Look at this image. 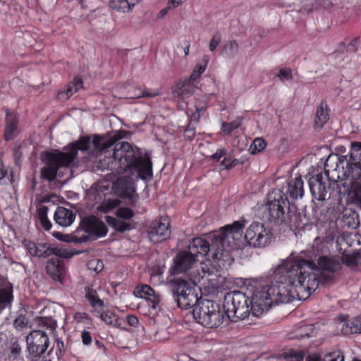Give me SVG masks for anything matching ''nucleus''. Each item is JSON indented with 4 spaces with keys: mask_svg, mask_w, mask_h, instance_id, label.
Wrapping results in <instances>:
<instances>
[{
    "mask_svg": "<svg viewBox=\"0 0 361 361\" xmlns=\"http://www.w3.org/2000/svg\"><path fill=\"white\" fill-rule=\"evenodd\" d=\"M100 318L102 321H104L106 324L118 326H120V323L118 322V316L112 312H104L100 314Z\"/></svg>",
    "mask_w": 361,
    "mask_h": 361,
    "instance_id": "nucleus-31",
    "label": "nucleus"
},
{
    "mask_svg": "<svg viewBox=\"0 0 361 361\" xmlns=\"http://www.w3.org/2000/svg\"><path fill=\"white\" fill-rule=\"evenodd\" d=\"M23 245L28 253L35 257L47 258L56 255L61 258H71L75 254L61 247H53L49 244L25 240Z\"/></svg>",
    "mask_w": 361,
    "mask_h": 361,
    "instance_id": "nucleus-8",
    "label": "nucleus"
},
{
    "mask_svg": "<svg viewBox=\"0 0 361 361\" xmlns=\"http://www.w3.org/2000/svg\"><path fill=\"white\" fill-rule=\"evenodd\" d=\"M243 118L237 117L231 123L223 122L221 130L224 134H230L232 131L238 128L242 123Z\"/></svg>",
    "mask_w": 361,
    "mask_h": 361,
    "instance_id": "nucleus-30",
    "label": "nucleus"
},
{
    "mask_svg": "<svg viewBox=\"0 0 361 361\" xmlns=\"http://www.w3.org/2000/svg\"><path fill=\"white\" fill-rule=\"evenodd\" d=\"M27 319L24 315H19L14 320V326L17 329H23L27 324Z\"/></svg>",
    "mask_w": 361,
    "mask_h": 361,
    "instance_id": "nucleus-50",
    "label": "nucleus"
},
{
    "mask_svg": "<svg viewBox=\"0 0 361 361\" xmlns=\"http://www.w3.org/2000/svg\"><path fill=\"white\" fill-rule=\"evenodd\" d=\"M306 361H324V357L322 359L319 355L313 354L308 355L306 358Z\"/></svg>",
    "mask_w": 361,
    "mask_h": 361,
    "instance_id": "nucleus-58",
    "label": "nucleus"
},
{
    "mask_svg": "<svg viewBox=\"0 0 361 361\" xmlns=\"http://www.w3.org/2000/svg\"><path fill=\"white\" fill-rule=\"evenodd\" d=\"M116 192L121 196L130 198L135 192L134 178L131 176H122L118 178L114 183Z\"/></svg>",
    "mask_w": 361,
    "mask_h": 361,
    "instance_id": "nucleus-17",
    "label": "nucleus"
},
{
    "mask_svg": "<svg viewBox=\"0 0 361 361\" xmlns=\"http://www.w3.org/2000/svg\"><path fill=\"white\" fill-rule=\"evenodd\" d=\"M18 123V116L17 114L6 111V128L4 132V138L9 140L16 135Z\"/></svg>",
    "mask_w": 361,
    "mask_h": 361,
    "instance_id": "nucleus-21",
    "label": "nucleus"
},
{
    "mask_svg": "<svg viewBox=\"0 0 361 361\" xmlns=\"http://www.w3.org/2000/svg\"><path fill=\"white\" fill-rule=\"evenodd\" d=\"M357 323L358 324L359 333L361 334V315L357 317Z\"/></svg>",
    "mask_w": 361,
    "mask_h": 361,
    "instance_id": "nucleus-61",
    "label": "nucleus"
},
{
    "mask_svg": "<svg viewBox=\"0 0 361 361\" xmlns=\"http://www.w3.org/2000/svg\"><path fill=\"white\" fill-rule=\"evenodd\" d=\"M90 142V137L84 136L65 147L63 152L54 150L44 152L42 154V159L46 166L41 169V178L49 181L54 180L57 176V171L60 168L72 167L78 155V151L87 150Z\"/></svg>",
    "mask_w": 361,
    "mask_h": 361,
    "instance_id": "nucleus-6",
    "label": "nucleus"
},
{
    "mask_svg": "<svg viewBox=\"0 0 361 361\" xmlns=\"http://www.w3.org/2000/svg\"><path fill=\"white\" fill-rule=\"evenodd\" d=\"M329 118L328 106L326 103L322 102L317 109L314 123L318 127H322Z\"/></svg>",
    "mask_w": 361,
    "mask_h": 361,
    "instance_id": "nucleus-24",
    "label": "nucleus"
},
{
    "mask_svg": "<svg viewBox=\"0 0 361 361\" xmlns=\"http://www.w3.org/2000/svg\"><path fill=\"white\" fill-rule=\"evenodd\" d=\"M286 201V198L283 197V192L279 190L272 191L269 195L267 209L270 221H283Z\"/></svg>",
    "mask_w": 361,
    "mask_h": 361,
    "instance_id": "nucleus-11",
    "label": "nucleus"
},
{
    "mask_svg": "<svg viewBox=\"0 0 361 361\" xmlns=\"http://www.w3.org/2000/svg\"><path fill=\"white\" fill-rule=\"evenodd\" d=\"M324 173L329 180L335 183L349 180L347 202L361 208V142L351 143L350 157L330 154L324 164ZM341 185H348L344 182Z\"/></svg>",
    "mask_w": 361,
    "mask_h": 361,
    "instance_id": "nucleus-4",
    "label": "nucleus"
},
{
    "mask_svg": "<svg viewBox=\"0 0 361 361\" xmlns=\"http://www.w3.org/2000/svg\"><path fill=\"white\" fill-rule=\"evenodd\" d=\"M322 179V175L319 173L309 180L312 195L319 201H324L326 199L329 189V186H327L326 183L324 182Z\"/></svg>",
    "mask_w": 361,
    "mask_h": 361,
    "instance_id": "nucleus-15",
    "label": "nucleus"
},
{
    "mask_svg": "<svg viewBox=\"0 0 361 361\" xmlns=\"http://www.w3.org/2000/svg\"><path fill=\"white\" fill-rule=\"evenodd\" d=\"M90 269H93L96 272H99L103 269V263L99 259H94L90 262Z\"/></svg>",
    "mask_w": 361,
    "mask_h": 361,
    "instance_id": "nucleus-51",
    "label": "nucleus"
},
{
    "mask_svg": "<svg viewBox=\"0 0 361 361\" xmlns=\"http://www.w3.org/2000/svg\"><path fill=\"white\" fill-rule=\"evenodd\" d=\"M348 258L349 257L348 256H345L343 257V263L348 264V265H350L354 263L353 260L350 259V260H348Z\"/></svg>",
    "mask_w": 361,
    "mask_h": 361,
    "instance_id": "nucleus-59",
    "label": "nucleus"
},
{
    "mask_svg": "<svg viewBox=\"0 0 361 361\" xmlns=\"http://www.w3.org/2000/svg\"><path fill=\"white\" fill-rule=\"evenodd\" d=\"M11 352L15 354H19L20 353V348L18 346L13 347Z\"/></svg>",
    "mask_w": 361,
    "mask_h": 361,
    "instance_id": "nucleus-60",
    "label": "nucleus"
},
{
    "mask_svg": "<svg viewBox=\"0 0 361 361\" xmlns=\"http://www.w3.org/2000/svg\"><path fill=\"white\" fill-rule=\"evenodd\" d=\"M82 229L90 235L104 237L107 234L108 228L105 224L95 216L85 218L81 223Z\"/></svg>",
    "mask_w": 361,
    "mask_h": 361,
    "instance_id": "nucleus-14",
    "label": "nucleus"
},
{
    "mask_svg": "<svg viewBox=\"0 0 361 361\" xmlns=\"http://www.w3.org/2000/svg\"><path fill=\"white\" fill-rule=\"evenodd\" d=\"M298 263L285 262L279 265L274 274L275 283L269 285L264 282L252 281L247 287V294L240 291H233L226 294L224 309L227 317L233 321L244 319L250 314L259 317L267 312L272 304L288 303L295 297L305 296L306 290L316 287L314 276H310L308 282H304L303 268Z\"/></svg>",
    "mask_w": 361,
    "mask_h": 361,
    "instance_id": "nucleus-1",
    "label": "nucleus"
},
{
    "mask_svg": "<svg viewBox=\"0 0 361 361\" xmlns=\"http://www.w3.org/2000/svg\"><path fill=\"white\" fill-rule=\"evenodd\" d=\"M238 164V160H237V159H233L231 162H230L228 164L226 163V159H224L221 163V166H222L223 168L225 169H230L233 168V166H236Z\"/></svg>",
    "mask_w": 361,
    "mask_h": 361,
    "instance_id": "nucleus-53",
    "label": "nucleus"
},
{
    "mask_svg": "<svg viewBox=\"0 0 361 361\" xmlns=\"http://www.w3.org/2000/svg\"><path fill=\"white\" fill-rule=\"evenodd\" d=\"M128 324L131 326H135L138 324L137 318L134 315H128L126 318Z\"/></svg>",
    "mask_w": 361,
    "mask_h": 361,
    "instance_id": "nucleus-55",
    "label": "nucleus"
},
{
    "mask_svg": "<svg viewBox=\"0 0 361 361\" xmlns=\"http://www.w3.org/2000/svg\"><path fill=\"white\" fill-rule=\"evenodd\" d=\"M243 228V224L236 221L205 238L191 239L187 250H182V274L194 269L199 256L204 257L211 252L212 259H219L224 255V252L240 246L244 240Z\"/></svg>",
    "mask_w": 361,
    "mask_h": 361,
    "instance_id": "nucleus-3",
    "label": "nucleus"
},
{
    "mask_svg": "<svg viewBox=\"0 0 361 361\" xmlns=\"http://www.w3.org/2000/svg\"><path fill=\"white\" fill-rule=\"evenodd\" d=\"M239 51V45L238 42L233 39L227 42L224 46L222 55L229 59H233L237 56Z\"/></svg>",
    "mask_w": 361,
    "mask_h": 361,
    "instance_id": "nucleus-28",
    "label": "nucleus"
},
{
    "mask_svg": "<svg viewBox=\"0 0 361 361\" xmlns=\"http://www.w3.org/2000/svg\"><path fill=\"white\" fill-rule=\"evenodd\" d=\"M343 353L338 350L331 352L324 356V361H344Z\"/></svg>",
    "mask_w": 361,
    "mask_h": 361,
    "instance_id": "nucleus-42",
    "label": "nucleus"
},
{
    "mask_svg": "<svg viewBox=\"0 0 361 361\" xmlns=\"http://www.w3.org/2000/svg\"><path fill=\"white\" fill-rule=\"evenodd\" d=\"M326 230L325 240L326 242L333 241L338 234L337 223L334 220L326 222L324 224Z\"/></svg>",
    "mask_w": 361,
    "mask_h": 361,
    "instance_id": "nucleus-29",
    "label": "nucleus"
},
{
    "mask_svg": "<svg viewBox=\"0 0 361 361\" xmlns=\"http://www.w3.org/2000/svg\"><path fill=\"white\" fill-rule=\"evenodd\" d=\"M266 146L267 142L264 139L261 137H257L250 145L249 147V152L254 154L262 151L266 147Z\"/></svg>",
    "mask_w": 361,
    "mask_h": 361,
    "instance_id": "nucleus-33",
    "label": "nucleus"
},
{
    "mask_svg": "<svg viewBox=\"0 0 361 361\" xmlns=\"http://www.w3.org/2000/svg\"><path fill=\"white\" fill-rule=\"evenodd\" d=\"M244 240L254 247H263L268 245L272 240V234L264 224L254 222L246 229Z\"/></svg>",
    "mask_w": 361,
    "mask_h": 361,
    "instance_id": "nucleus-9",
    "label": "nucleus"
},
{
    "mask_svg": "<svg viewBox=\"0 0 361 361\" xmlns=\"http://www.w3.org/2000/svg\"><path fill=\"white\" fill-rule=\"evenodd\" d=\"M136 4L133 0H111V7L118 11L129 12Z\"/></svg>",
    "mask_w": 361,
    "mask_h": 361,
    "instance_id": "nucleus-27",
    "label": "nucleus"
},
{
    "mask_svg": "<svg viewBox=\"0 0 361 361\" xmlns=\"http://www.w3.org/2000/svg\"><path fill=\"white\" fill-rule=\"evenodd\" d=\"M29 352L35 355H41L47 349L49 338L42 330L30 332L26 338Z\"/></svg>",
    "mask_w": 361,
    "mask_h": 361,
    "instance_id": "nucleus-12",
    "label": "nucleus"
},
{
    "mask_svg": "<svg viewBox=\"0 0 361 361\" xmlns=\"http://www.w3.org/2000/svg\"><path fill=\"white\" fill-rule=\"evenodd\" d=\"M159 92H153V93H149V92H147V91H146V92H145V91H144V92H142V94H140V95H137V96H136V97H137V98L143 97H156V96H157V95H159Z\"/></svg>",
    "mask_w": 361,
    "mask_h": 361,
    "instance_id": "nucleus-57",
    "label": "nucleus"
},
{
    "mask_svg": "<svg viewBox=\"0 0 361 361\" xmlns=\"http://www.w3.org/2000/svg\"><path fill=\"white\" fill-rule=\"evenodd\" d=\"M82 339L85 345H89L92 341L91 335L88 331H84L82 333Z\"/></svg>",
    "mask_w": 361,
    "mask_h": 361,
    "instance_id": "nucleus-54",
    "label": "nucleus"
},
{
    "mask_svg": "<svg viewBox=\"0 0 361 361\" xmlns=\"http://www.w3.org/2000/svg\"><path fill=\"white\" fill-rule=\"evenodd\" d=\"M75 219V214L63 207H59L54 213V220L62 227L71 226Z\"/></svg>",
    "mask_w": 361,
    "mask_h": 361,
    "instance_id": "nucleus-18",
    "label": "nucleus"
},
{
    "mask_svg": "<svg viewBox=\"0 0 361 361\" xmlns=\"http://www.w3.org/2000/svg\"><path fill=\"white\" fill-rule=\"evenodd\" d=\"M341 214V221L343 227L355 229L359 226V216L353 209L345 207L343 209Z\"/></svg>",
    "mask_w": 361,
    "mask_h": 361,
    "instance_id": "nucleus-19",
    "label": "nucleus"
},
{
    "mask_svg": "<svg viewBox=\"0 0 361 361\" xmlns=\"http://www.w3.org/2000/svg\"><path fill=\"white\" fill-rule=\"evenodd\" d=\"M287 261H292L297 263L298 262V264L300 265L299 267L303 268L302 269H304L305 271V274H302L304 282L306 281V283H307L308 280L310 279V276H314L316 281V287L314 288L306 290V292L303 293L305 294V296L303 297H300L299 295L298 297H295L294 298L298 300H303L308 298L311 294V292L314 291L318 287L319 278L318 274L316 273V271H317V269L326 271L329 273H335L341 267L339 258L332 255L320 256L317 259V264H315L312 261L303 259L302 258H290L282 261L279 265H282L285 262Z\"/></svg>",
    "mask_w": 361,
    "mask_h": 361,
    "instance_id": "nucleus-7",
    "label": "nucleus"
},
{
    "mask_svg": "<svg viewBox=\"0 0 361 361\" xmlns=\"http://www.w3.org/2000/svg\"><path fill=\"white\" fill-rule=\"evenodd\" d=\"M221 35L219 32H216L214 34L212 39L209 42V50L211 51H214L216 47L221 43Z\"/></svg>",
    "mask_w": 361,
    "mask_h": 361,
    "instance_id": "nucleus-48",
    "label": "nucleus"
},
{
    "mask_svg": "<svg viewBox=\"0 0 361 361\" xmlns=\"http://www.w3.org/2000/svg\"><path fill=\"white\" fill-rule=\"evenodd\" d=\"M120 138L117 135L109 137L99 135L94 137L92 144L101 152L114 146L112 157H105L102 161V167L118 174L131 171L137 179L151 178L152 163L149 157L147 154L142 155L139 149H134L127 142H118Z\"/></svg>",
    "mask_w": 361,
    "mask_h": 361,
    "instance_id": "nucleus-2",
    "label": "nucleus"
},
{
    "mask_svg": "<svg viewBox=\"0 0 361 361\" xmlns=\"http://www.w3.org/2000/svg\"><path fill=\"white\" fill-rule=\"evenodd\" d=\"M135 293L137 297L148 300L152 302V307L156 308L157 305L159 304L160 300L158 295L155 294L154 290L148 285H142L137 286Z\"/></svg>",
    "mask_w": 361,
    "mask_h": 361,
    "instance_id": "nucleus-20",
    "label": "nucleus"
},
{
    "mask_svg": "<svg viewBox=\"0 0 361 361\" xmlns=\"http://www.w3.org/2000/svg\"><path fill=\"white\" fill-rule=\"evenodd\" d=\"M173 93L174 94V97H179L180 95V92H179L178 90V87H176L173 90Z\"/></svg>",
    "mask_w": 361,
    "mask_h": 361,
    "instance_id": "nucleus-62",
    "label": "nucleus"
},
{
    "mask_svg": "<svg viewBox=\"0 0 361 361\" xmlns=\"http://www.w3.org/2000/svg\"><path fill=\"white\" fill-rule=\"evenodd\" d=\"M166 285L172 294L173 299L178 307H180L179 289L180 288V252H178L173 259L166 278Z\"/></svg>",
    "mask_w": 361,
    "mask_h": 361,
    "instance_id": "nucleus-10",
    "label": "nucleus"
},
{
    "mask_svg": "<svg viewBox=\"0 0 361 361\" xmlns=\"http://www.w3.org/2000/svg\"><path fill=\"white\" fill-rule=\"evenodd\" d=\"M180 1L176 0H169L168 3V6L161 9L157 15V18H164L169 12V11L173 7L176 8L180 4Z\"/></svg>",
    "mask_w": 361,
    "mask_h": 361,
    "instance_id": "nucleus-46",
    "label": "nucleus"
},
{
    "mask_svg": "<svg viewBox=\"0 0 361 361\" xmlns=\"http://www.w3.org/2000/svg\"><path fill=\"white\" fill-rule=\"evenodd\" d=\"M226 150L224 149H219L215 154L212 155V158L216 161H219L222 157L225 156Z\"/></svg>",
    "mask_w": 361,
    "mask_h": 361,
    "instance_id": "nucleus-56",
    "label": "nucleus"
},
{
    "mask_svg": "<svg viewBox=\"0 0 361 361\" xmlns=\"http://www.w3.org/2000/svg\"><path fill=\"white\" fill-rule=\"evenodd\" d=\"M197 86L195 82H192L190 80H185L184 82H182V96L183 94L191 95L195 92Z\"/></svg>",
    "mask_w": 361,
    "mask_h": 361,
    "instance_id": "nucleus-40",
    "label": "nucleus"
},
{
    "mask_svg": "<svg viewBox=\"0 0 361 361\" xmlns=\"http://www.w3.org/2000/svg\"><path fill=\"white\" fill-rule=\"evenodd\" d=\"M358 39L355 38L347 46V51L349 52H355L357 50Z\"/></svg>",
    "mask_w": 361,
    "mask_h": 361,
    "instance_id": "nucleus-52",
    "label": "nucleus"
},
{
    "mask_svg": "<svg viewBox=\"0 0 361 361\" xmlns=\"http://www.w3.org/2000/svg\"><path fill=\"white\" fill-rule=\"evenodd\" d=\"M120 204V201L117 199L115 200H109L100 206L101 211L104 212H107L108 211L118 207Z\"/></svg>",
    "mask_w": 361,
    "mask_h": 361,
    "instance_id": "nucleus-45",
    "label": "nucleus"
},
{
    "mask_svg": "<svg viewBox=\"0 0 361 361\" xmlns=\"http://www.w3.org/2000/svg\"><path fill=\"white\" fill-rule=\"evenodd\" d=\"M105 219L106 223L118 232L123 233L132 229V226L130 223L126 222L120 219L106 216Z\"/></svg>",
    "mask_w": 361,
    "mask_h": 361,
    "instance_id": "nucleus-26",
    "label": "nucleus"
},
{
    "mask_svg": "<svg viewBox=\"0 0 361 361\" xmlns=\"http://www.w3.org/2000/svg\"><path fill=\"white\" fill-rule=\"evenodd\" d=\"M202 276L195 274L193 269L188 274L189 281L182 276V298L192 302V312L190 316L195 322L209 328L218 327L224 322V316L220 311L219 306L209 300H198L194 288L200 282V279L209 276L213 272L209 268L202 267Z\"/></svg>",
    "mask_w": 361,
    "mask_h": 361,
    "instance_id": "nucleus-5",
    "label": "nucleus"
},
{
    "mask_svg": "<svg viewBox=\"0 0 361 361\" xmlns=\"http://www.w3.org/2000/svg\"><path fill=\"white\" fill-rule=\"evenodd\" d=\"M116 215L121 220H129L133 217L134 213L130 208L120 207L117 209Z\"/></svg>",
    "mask_w": 361,
    "mask_h": 361,
    "instance_id": "nucleus-39",
    "label": "nucleus"
},
{
    "mask_svg": "<svg viewBox=\"0 0 361 361\" xmlns=\"http://www.w3.org/2000/svg\"><path fill=\"white\" fill-rule=\"evenodd\" d=\"M357 322V317H355L351 320H341L337 323V324L343 334L348 335L359 332Z\"/></svg>",
    "mask_w": 361,
    "mask_h": 361,
    "instance_id": "nucleus-25",
    "label": "nucleus"
},
{
    "mask_svg": "<svg viewBox=\"0 0 361 361\" xmlns=\"http://www.w3.org/2000/svg\"><path fill=\"white\" fill-rule=\"evenodd\" d=\"M62 240L64 241L72 242L75 243H82L87 241V237L86 235H84L79 238L75 235H66L65 238H63Z\"/></svg>",
    "mask_w": 361,
    "mask_h": 361,
    "instance_id": "nucleus-49",
    "label": "nucleus"
},
{
    "mask_svg": "<svg viewBox=\"0 0 361 361\" xmlns=\"http://www.w3.org/2000/svg\"><path fill=\"white\" fill-rule=\"evenodd\" d=\"M314 329V328L312 324L301 326L298 330V332L296 336L298 338L309 337L313 334Z\"/></svg>",
    "mask_w": 361,
    "mask_h": 361,
    "instance_id": "nucleus-38",
    "label": "nucleus"
},
{
    "mask_svg": "<svg viewBox=\"0 0 361 361\" xmlns=\"http://www.w3.org/2000/svg\"><path fill=\"white\" fill-rule=\"evenodd\" d=\"M46 271L53 280L62 283L66 276V269L63 261L52 258L47 262Z\"/></svg>",
    "mask_w": 361,
    "mask_h": 361,
    "instance_id": "nucleus-16",
    "label": "nucleus"
},
{
    "mask_svg": "<svg viewBox=\"0 0 361 361\" xmlns=\"http://www.w3.org/2000/svg\"><path fill=\"white\" fill-rule=\"evenodd\" d=\"M182 306H184V308L182 307V317H184L186 322H190L191 319H194L190 316L192 310H189L190 307H192V302L188 300L187 297L185 300L182 298Z\"/></svg>",
    "mask_w": 361,
    "mask_h": 361,
    "instance_id": "nucleus-37",
    "label": "nucleus"
},
{
    "mask_svg": "<svg viewBox=\"0 0 361 361\" xmlns=\"http://www.w3.org/2000/svg\"><path fill=\"white\" fill-rule=\"evenodd\" d=\"M205 109L204 107L196 108L195 111L192 112L190 115L189 114L188 110L186 111L187 115L190 117V126L192 128H194V125L196 124L201 116V114L204 112Z\"/></svg>",
    "mask_w": 361,
    "mask_h": 361,
    "instance_id": "nucleus-41",
    "label": "nucleus"
},
{
    "mask_svg": "<svg viewBox=\"0 0 361 361\" xmlns=\"http://www.w3.org/2000/svg\"><path fill=\"white\" fill-rule=\"evenodd\" d=\"M287 192L293 199L302 197L304 195L303 181L300 176L292 179L288 185Z\"/></svg>",
    "mask_w": 361,
    "mask_h": 361,
    "instance_id": "nucleus-22",
    "label": "nucleus"
},
{
    "mask_svg": "<svg viewBox=\"0 0 361 361\" xmlns=\"http://www.w3.org/2000/svg\"><path fill=\"white\" fill-rule=\"evenodd\" d=\"M207 65V60L205 61L204 64H197L192 74L190 76L188 80H191L192 82H197L199 81L201 75L204 72Z\"/></svg>",
    "mask_w": 361,
    "mask_h": 361,
    "instance_id": "nucleus-34",
    "label": "nucleus"
},
{
    "mask_svg": "<svg viewBox=\"0 0 361 361\" xmlns=\"http://www.w3.org/2000/svg\"><path fill=\"white\" fill-rule=\"evenodd\" d=\"M47 207H42L38 212V218L42 226L46 231H49L51 228V223L47 219Z\"/></svg>",
    "mask_w": 361,
    "mask_h": 361,
    "instance_id": "nucleus-32",
    "label": "nucleus"
},
{
    "mask_svg": "<svg viewBox=\"0 0 361 361\" xmlns=\"http://www.w3.org/2000/svg\"><path fill=\"white\" fill-rule=\"evenodd\" d=\"M12 300V293L11 290L0 289V311L6 307Z\"/></svg>",
    "mask_w": 361,
    "mask_h": 361,
    "instance_id": "nucleus-36",
    "label": "nucleus"
},
{
    "mask_svg": "<svg viewBox=\"0 0 361 361\" xmlns=\"http://www.w3.org/2000/svg\"><path fill=\"white\" fill-rule=\"evenodd\" d=\"M31 361H42L40 355H35V357Z\"/></svg>",
    "mask_w": 361,
    "mask_h": 361,
    "instance_id": "nucleus-64",
    "label": "nucleus"
},
{
    "mask_svg": "<svg viewBox=\"0 0 361 361\" xmlns=\"http://www.w3.org/2000/svg\"><path fill=\"white\" fill-rule=\"evenodd\" d=\"M11 179L10 175L8 174L7 170L4 169L3 163L0 162V184L5 185L11 183Z\"/></svg>",
    "mask_w": 361,
    "mask_h": 361,
    "instance_id": "nucleus-47",
    "label": "nucleus"
},
{
    "mask_svg": "<svg viewBox=\"0 0 361 361\" xmlns=\"http://www.w3.org/2000/svg\"><path fill=\"white\" fill-rule=\"evenodd\" d=\"M148 233L151 241L156 243L168 239L171 234L169 218L161 216L159 219L152 221Z\"/></svg>",
    "mask_w": 361,
    "mask_h": 361,
    "instance_id": "nucleus-13",
    "label": "nucleus"
},
{
    "mask_svg": "<svg viewBox=\"0 0 361 361\" xmlns=\"http://www.w3.org/2000/svg\"><path fill=\"white\" fill-rule=\"evenodd\" d=\"M82 87L83 82L82 79L80 78L76 77L67 85V87L64 91L60 92L59 93V96L61 98L67 99L74 93L80 90Z\"/></svg>",
    "mask_w": 361,
    "mask_h": 361,
    "instance_id": "nucleus-23",
    "label": "nucleus"
},
{
    "mask_svg": "<svg viewBox=\"0 0 361 361\" xmlns=\"http://www.w3.org/2000/svg\"><path fill=\"white\" fill-rule=\"evenodd\" d=\"M96 344L98 346V348H103L104 352L106 350V348H104V345L102 343H100L99 341H96Z\"/></svg>",
    "mask_w": 361,
    "mask_h": 361,
    "instance_id": "nucleus-63",
    "label": "nucleus"
},
{
    "mask_svg": "<svg viewBox=\"0 0 361 361\" xmlns=\"http://www.w3.org/2000/svg\"><path fill=\"white\" fill-rule=\"evenodd\" d=\"M37 322L39 326H47L51 330L54 329L56 326V322L50 317H40Z\"/></svg>",
    "mask_w": 361,
    "mask_h": 361,
    "instance_id": "nucleus-44",
    "label": "nucleus"
},
{
    "mask_svg": "<svg viewBox=\"0 0 361 361\" xmlns=\"http://www.w3.org/2000/svg\"><path fill=\"white\" fill-rule=\"evenodd\" d=\"M86 298L94 307H102L104 305V302L99 298L97 293L94 290L89 288L86 293Z\"/></svg>",
    "mask_w": 361,
    "mask_h": 361,
    "instance_id": "nucleus-35",
    "label": "nucleus"
},
{
    "mask_svg": "<svg viewBox=\"0 0 361 361\" xmlns=\"http://www.w3.org/2000/svg\"><path fill=\"white\" fill-rule=\"evenodd\" d=\"M276 76L283 82L290 80L293 79L292 70L290 68H281L279 69Z\"/></svg>",
    "mask_w": 361,
    "mask_h": 361,
    "instance_id": "nucleus-43",
    "label": "nucleus"
}]
</instances>
